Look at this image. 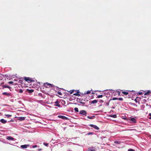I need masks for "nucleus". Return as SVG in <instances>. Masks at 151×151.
<instances>
[{
    "mask_svg": "<svg viewBox=\"0 0 151 151\" xmlns=\"http://www.w3.org/2000/svg\"><path fill=\"white\" fill-rule=\"evenodd\" d=\"M122 93L125 95H127L129 93L128 92L125 91H123Z\"/></svg>",
    "mask_w": 151,
    "mask_h": 151,
    "instance_id": "obj_23",
    "label": "nucleus"
},
{
    "mask_svg": "<svg viewBox=\"0 0 151 151\" xmlns=\"http://www.w3.org/2000/svg\"><path fill=\"white\" fill-rule=\"evenodd\" d=\"M117 92L118 93V95L119 96L120 94V92L119 91H117Z\"/></svg>",
    "mask_w": 151,
    "mask_h": 151,
    "instance_id": "obj_41",
    "label": "nucleus"
},
{
    "mask_svg": "<svg viewBox=\"0 0 151 151\" xmlns=\"http://www.w3.org/2000/svg\"><path fill=\"white\" fill-rule=\"evenodd\" d=\"M26 91L27 92H28L29 93H32L34 91V90L33 89H26Z\"/></svg>",
    "mask_w": 151,
    "mask_h": 151,
    "instance_id": "obj_8",
    "label": "nucleus"
},
{
    "mask_svg": "<svg viewBox=\"0 0 151 151\" xmlns=\"http://www.w3.org/2000/svg\"><path fill=\"white\" fill-rule=\"evenodd\" d=\"M29 146V145H21V147L22 148H26L28 147Z\"/></svg>",
    "mask_w": 151,
    "mask_h": 151,
    "instance_id": "obj_7",
    "label": "nucleus"
},
{
    "mask_svg": "<svg viewBox=\"0 0 151 151\" xmlns=\"http://www.w3.org/2000/svg\"><path fill=\"white\" fill-rule=\"evenodd\" d=\"M81 99H82V101L83 100H84V101L86 99V98H81Z\"/></svg>",
    "mask_w": 151,
    "mask_h": 151,
    "instance_id": "obj_40",
    "label": "nucleus"
},
{
    "mask_svg": "<svg viewBox=\"0 0 151 151\" xmlns=\"http://www.w3.org/2000/svg\"><path fill=\"white\" fill-rule=\"evenodd\" d=\"M114 142L115 143L117 144H120L121 142L120 141H114Z\"/></svg>",
    "mask_w": 151,
    "mask_h": 151,
    "instance_id": "obj_20",
    "label": "nucleus"
},
{
    "mask_svg": "<svg viewBox=\"0 0 151 151\" xmlns=\"http://www.w3.org/2000/svg\"><path fill=\"white\" fill-rule=\"evenodd\" d=\"M74 91V90H73L70 91V94H72L73 93Z\"/></svg>",
    "mask_w": 151,
    "mask_h": 151,
    "instance_id": "obj_36",
    "label": "nucleus"
},
{
    "mask_svg": "<svg viewBox=\"0 0 151 151\" xmlns=\"http://www.w3.org/2000/svg\"><path fill=\"white\" fill-rule=\"evenodd\" d=\"M80 103L82 104L83 105H84L85 104V102H83L82 101L80 102Z\"/></svg>",
    "mask_w": 151,
    "mask_h": 151,
    "instance_id": "obj_38",
    "label": "nucleus"
},
{
    "mask_svg": "<svg viewBox=\"0 0 151 151\" xmlns=\"http://www.w3.org/2000/svg\"><path fill=\"white\" fill-rule=\"evenodd\" d=\"M55 103L56 104V106H58L59 107L60 106V105L59 104V102L58 101H57L55 102Z\"/></svg>",
    "mask_w": 151,
    "mask_h": 151,
    "instance_id": "obj_17",
    "label": "nucleus"
},
{
    "mask_svg": "<svg viewBox=\"0 0 151 151\" xmlns=\"http://www.w3.org/2000/svg\"><path fill=\"white\" fill-rule=\"evenodd\" d=\"M6 139L8 140H13L14 139V138L12 137L11 136H8L7 137Z\"/></svg>",
    "mask_w": 151,
    "mask_h": 151,
    "instance_id": "obj_10",
    "label": "nucleus"
},
{
    "mask_svg": "<svg viewBox=\"0 0 151 151\" xmlns=\"http://www.w3.org/2000/svg\"><path fill=\"white\" fill-rule=\"evenodd\" d=\"M4 87V88H11V87H10L9 86H7V85H4V86H3Z\"/></svg>",
    "mask_w": 151,
    "mask_h": 151,
    "instance_id": "obj_22",
    "label": "nucleus"
},
{
    "mask_svg": "<svg viewBox=\"0 0 151 151\" xmlns=\"http://www.w3.org/2000/svg\"><path fill=\"white\" fill-rule=\"evenodd\" d=\"M44 86L46 87H47V86H46V85H47V86H52V85L50 83H44Z\"/></svg>",
    "mask_w": 151,
    "mask_h": 151,
    "instance_id": "obj_15",
    "label": "nucleus"
},
{
    "mask_svg": "<svg viewBox=\"0 0 151 151\" xmlns=\"http://www.w3.org/2000/svg\"><path fill=\"white\" fill-rule=\"evenodd\" d=\"M57 93L59 95H62V93L60 92H59V91H58V92H57Z\"/></svg>",
    "mask_w": 151,
    "mask_h": 151,
    "instance_id": "obj_30",
    "label": "nucleus"
},
{
    "mask_svg": "<svg viewBox=\"0 0 151 151\" xmlns=\"http://www.w3.org/2000/svg\"><path fill=\"white\" fill-rule=\"evenodd\" d=\"M130 120L131 121V123H135L136 122V120L134 118H131Z\"/></svg>",
    "mask_w": 151,
    "mask_h": 151,
    "instance_id": "obj_9",
    "label": "nucleus"
},
{
    "mask_svg": "<svg viewBox=\"0 0 151 151\" xmlns=\"http://www.w3.org/2000/svg\"><path fill=\"white\" fill-rule=\"evenodd\" d=\"M90 102L91 104H96L97 103L98 101L97 100H94L92 101H90Z\"/></svg>",
    "mask_w": 151,
    "mask_h": 151,
    "instance_id": "obj_12",
    "label": "nucleus"
},
{
    "mask_svg": "<svg viewBox=\"0 0 151 151\" xmlns=\"http://www.w3.org/2000/svg\"><path fill=\"white\" fill-rule=\"evenodd\" d=\"M74 110L76 112H78V108L77 107H76V108H74Z\"/></svg>",
    "mask_w": 151,
    "mask_h": 151,
    "instance_id": "obj_21",
    "label": "nucleus"
},
{
    "mask_svg": "<svg viewBox=\"0 0 151 151\" xmlns=\"http://www.w3.org/2000/svg\"><path fill=\"white\" fill-rule=\"evenodd\" d=\"M73 95L74 96H80V94L79 93V92L78 91L76 93H74Z\"/></svg>",
    "mask_w": 151,
    "mask_h": 151,
    "instance_id": "obj_14",
    "label": "nucleus"
},
{
    "mask_svg": "<svg viewBox=\"0 0 151 151\" xmlns=\"http://www.w3.org/2000/svg\"><path fill=\"white\" fill-rule=\"evenodd\" d=\"M103 96L102 95H99L98 96L97 98H101L103 97Z\"/></svg>",
    "mask_w": 151,
    "mask_h": 151,
    "instance_id": "obj_27",
    "label": "nucleus"
},
{
    "mask_svg": "<svg viewBox=\"0 0 151 151\" xmlns=\"http://www.w3.org/2000/svg\"><path fill=\"white\" fill-rule=\"evenodd\" d=\"M14 82L13 81H10L8 82V83L9 84H13Z\"/></svg>",
    "mask_w": 151,
    "mask_h": 151,
    "instance_id": "obj_34",
    "label": "nucleus"
},
{
    "mask_svg": "<svg viewBox=\"0 0 151 151\" xmlns=\"http://www.w3.org/2000/svg\"><path fill=\"white\" fill-rule=\"evenodd\" d=\"M2 94L6 96H12V94H11V93H9L4 92Z\"/></svg>",
    "mask_w": 151,
    "mask_h": 151,
    "instance_id": "obj_4",
    "label": "nucleus"
},
{
    "mask_svg": "<svg viewBox=\"0 0 151 151\" xmlns=\"http://www.w3.org/2000/svg\"><path fill=\"white\" fill-rule=\"evenodd\" d=\"M19 92L20 93H22L23 92V90L22 89H19Z\"/></svg>",
    "mask_w": 151,
    "mask_h": 151,
    "instance_id": "obj_26",
    "label": "nucleus"
},
{
    "mask_svg": "<svg viewBox=\"0 0 151 151\" xmlns=\"http://www.w3.org/2000/svg\"><path fill=\"white\" fill-rule=\"evenodd\" d=\"M25 118L23 117H19V119L20 121L24 120L25 119Z\"/></svg>",
    "mask_w": 151,
    "mask_h": 151,
    "instance_id": "obj_13",
    "label": "nucleus"
},
{
    "mask_svg": "<svg viewBox=\"0 0 151 151\" xmlns=\"http://www.w3.org/2000/svg\"><path fill=\"white\" fill-rule=\"evenodd\" d=\"M79 114L81 115H84L86 116L87 112L85 110H82L80 111Z\"/></svg>",
    "mask_w": 151,
    "mask_h": 151,
    "instance_id": "obj_2",
    "label": "nucleus"
},
{
    "mask_svg": "<svg viewBox=\"0 0 151 151\" xmlns=\"http://www.w3.org/2000/svg\"><path fill=\"white\" fill-rule=\"evenodd\" d=\"M139 94H140V95H141V94H142V92H140V93H139Z\"/></svg>",
    "mask_w": 151,
    "mask_h": 151,
    "instance_id": "obj_42",
    "label": "nucleus"
},
{
    "mask_svg": "<svg viewBox=\"0 0 151 151\" xmlns=\"http://www.w3.org/2000/svg\"><path fill=\"white\" fill-rule=\"evenodd\" d=\"M91 93V92L90 91H88L86 93L87 94H89V93Z\"/></svg>",
    "mask_w": 151,
    "mask_h": 151,
    "instance_id": "obj_37",
    "label": "nucleus"
},
{
    "mask_svg": "<svg viewBox=\"0 0 151 151\" xmlns=\"http://www.w3.org/2000/svg\"><path fill=\"white\" fill-rule=\"evenodd\" d=\"M43 145L47 147H48V143L45 142L43 143Z\"/></svg>",
    "mask_w": 151,
    "mask_h": 151,
    "instance_id": "obj_28",
    "label": "nucleus"
},
{
    "mask_svg": "<svg viewBox=\"0 0 151 151\" xmlns=\"http://www.w3.org/2000/svg\"><path fill=\"white\" fill-rule=\"evenodd\" d=\"M87 151H96L94 147H89L88 148Z\"/></svg>",
    "mask_w": 151,
    "mask_h": 151,
    "instance_id": "obj_6",
    "label": "nucleus"
},
{
    "mask_svg": "<svg viewBox=\"0 0 151 151\" xmlns=\"http://www.w3.org/2000/svg\"><path fill=\"white\" fill-rule=\"evenodd\" d=\"M37 147V145H33L32 146V147L33 148H35V147Z\"/></svg>",
    "mask_w": 151,
    "mask_h": 151,
    "instance_id": "obj_35",
    "label": "nucleus"
},
{
    "mask_svg": "<svg viewBox=\"0 0 151 151\" xmlns=\"http://www.w3.org/2000/svg\"><path fill=\"white\" fill-rule=\"evenodd\" d=\"M118 100H119L120 101H122L123 100V99L122 98H118Z\"/></svg>",
    "mask_w": 151,
    "mask_h": 151,
    "instance_id": "obj_32",
    "label": "nucleus"
},
{
    "mask_svg": "<svg viewBox=\"0 0 151 151\" xmlns=\"http://www.w3.org/2000/svg\"><path fill=\"white\" fill-rule=\"evenodd\" d=\"M42 150V149H39L38 150H39V151H40V150Z\"/></svg>",
    "mask_w": 151,
    "mask_h": 151,
    "instance_id": "obj_43",
    "label": "nucleus"
},
{
    "mask_svg": "<svg viewBox=\"0 0 151 151\" xmlns=\"http://www.w3.org/2000/svg\"><path fill=\"white\" fill-rule=\"evenodd\" d=\"M128 151H135V150L134 149H128Z\"/></svg>",
    "mask_w": 151,
    "mask_h": 151,
    "instance_id": "obj_29",
    "label": "nucleus"
},
{
    "mask_svg": "<svg viewBox=\"0 0 151 151\" xmlns=\"http://www.w3.org/2000/svg\"><path fill=\"white\" fill-rule=\"evenodd\" d=\"M58 117L60 118H61L64 120H68V118L65 116L62 115H59Z\"/></svg>",
    "mask_w": 151,
    "mask_h": 151,
    "instance_id": "obj_3",
    "label": "nucleus"
},
{
    "mask_svg": "<svg viewBox=\"0 0 151 151\" xmlns=\"http://www.w3.org/2000/svg\"><path fill=\"white\" fill-rule=\"evenodd\" d=\"M150 93V91H148L147 92L145 93V95H148Z\"/></svg>",
    "mask_w": 151,
    "mask_h": 151,
    "instance_id": "obj_25",
    "label": "nucleus"
},
{
    "mask_svg": "<svg viewBox=\"0 0 151 151\" xmlns=\"http://www.w3.org/2000/svg\"><path fill=\"white\" fill-rule=\"evenodd\" d=\"M87 117L89 119H93V118H95V116H87Z\"/></svg>",
    "mask_w": 151,
    "mask_h": 151,
    "instance_id": "obj_16",
    "label": "nucleus"
},
{
    "mask_svg": "<svg viewBox=\"0 0 151 151\" xmlns=\"http://www.w3.org/2000/svg\"><path fill=\"white\" fill-rule=\"evenodd\" d=\"M77 101L78 102H80H80L82 101V99H81L78 98L77 99Z\"/></svg>",
    "mask_w": 151,
    "mask_h": 151,
    "instance_id": "obj_18",
    "label": "nucleus"
},
{
    "mask_svg": "<svg viewBox=\"0 0 151 151\" xmlns=\"http://www.w3.org/2000/svg\"><path fill=\"white\" fill-rule=\"evenodd\" d=\"M89 126H90L91 127H93L96 129L99 130V128L95 125L93 124H90Z\"/></svg>",
    "mask_w": 151,
    "mask_h": 151,
    "instance_id": "obj_5",
    "label": "nucleus"
},
{
    "mask_svg": "<svg viewBox=\"0 0 151 151\" xmlns=\"http://www.w3.org/2000/svg\"><path fill=\"white\" fill-rule=\"evenodd\" d=\"M5 116L8 117H11L12 116V115L9 114H5Z\"/></svg>",
    "mask_w": 151,
    "mask_h": 151,
    "instance_id": "obj_24",
    "label": "nucleus"
},
{
    "mask_svg": "<svg viewBox=\"0 0 151 151\" xmlns=\"http://www.w3.org/2000/svg\"><path fill=\"white\" fill-rule=\"evenodd\" d=\"M110 116L111 117H112L114 118H116L117 116L116 114H113V115H111V116Z\"/></svg>",
    "mask_w": 151,
    "mask_h": 151,
    "instance_id": "obj_19",
    "label": "nucleus"
},
{
    "mask_svg": "<svg viewBox=\"0 0 151 151\" xmlns=\"http://www.w3.org/2000/svg\"><path fill=\"white\" fill-rule=\"evenodd\" d=\"M0 122L3 124H5L7 122V121L4 119H1Z\"/></svg>",
    "mask_w": 151,
    "mask_h": 151,
    "instance_id": "obj_11",
    "label": "nucleus"
},
{
    "mask_svg": "<svg viewBox=\"0 0 151 151\" xmlns=\"http://www.w3.org/2000/svg\"><path fill=\"white\" fill-rule=\"evenodd\" d=\"M118 100V98H113L112 100Z\"/></svg>",
    "mask_w": 151,
    "mask_h": 151,
    "instance_id": "obj_33",
    "label": "nucleus"
},
{
    "mask_svg": "<svg viewBox=\"0 0 151 151\" xmlns=\"http://www.w3.org/2000/svg\"><path fill=\"white\" fill-rule=\"evenodd\" d=\"M93 134V133L92 132H89L87 133V134L88 135H91V134Z\"/></svg>",
    "mask_w": 151,
    "mask_h": 151,
    "instance_id": "obj_31",
    "label": "nucleus"
},
{
    "mask_svg": "<svg viewBox=\"0 0 151 151\" xmlns=\"http://www.w3.org/2000/svg\"><path fill=\"white\" fill-rule=\"evenodd\" d=\"M23 78L28 83H32L34 81L32 79V78L29 77H24Z\"/></svg>",
    "mask_w": 151,
    "mask_h": 151,
    "instance_id": "obj_1",
    "label": "nucleus"
},
{
    "mask_svg": "<svg viewBox=\"0 0 151 151\" xmlns=\"http://www.w3.org/2000/svg\"><path fill=\"white\" fill-rule=\"evenodd\" d=\"M149 116H150V117L149 118V119H151V113H150L149 114Z\"/></svg>",
    "mask_w": 151,
    "mask_h": 151,
    "instance_id": "obj_39",
    "label": "nucleus"
}]
</instances>
